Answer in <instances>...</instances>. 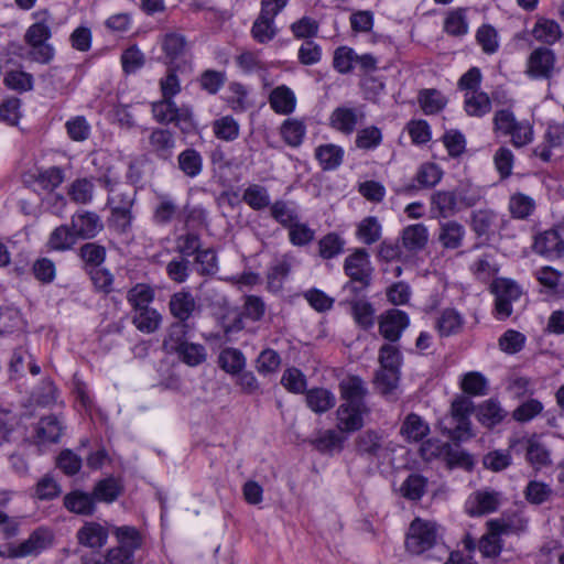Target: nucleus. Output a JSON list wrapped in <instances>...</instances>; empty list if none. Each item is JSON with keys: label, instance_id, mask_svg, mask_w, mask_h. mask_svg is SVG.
Returning a JSON list of instances; mask_svg holds the SVG:
<instances>
[{"label": "nucleus", "instance_id": "nucleus-1", "mask_svg": "<svg viewBox=\"0 0 564 564\" xmlns=\"http://www.w3.org/2000/svg\"><path fill=\"white\" fill-rule=\"evenodd\" d=\"M440 539V528L436 522L416 517L405 533L404 549L411 556H421L434 549Z\"/></svg>", "mask_w": 564, "mask_h": 564}, {"label": "nucleus", "instance_id": "nucleus-2", "mask_svg": "<svg viewBox=\"0 0 564 564\" xmlns=\"http://www.w3.org/2000/svg\"><path fill=\"white\" fill-rule=\"evenodd\" d=\"M115 535L118 545L107 551L104 563L108 564H133L134 552L142 545V538L139 531L129 525L116 528Z\"/></svg>", "mask_w": 564, "mask_h": 564}, {"label": "nucleus", "instance_id": "nucleus-3", "mask_svg": "<svg viewBox=\"0 0 564 564\" xmlns=\"http://www.w3.org/2000/svg\"><path fill=\"white\" fill-rule=\"evenodd\" d=\"M474 411L473 401L465 395L457 397L451 404V420L454 427L445 425L446 419L441 422L443 434L455 442L465 441L473 436L469 416Z\"/></svg>", "mask_w": 564, "mask_h": 564}, {"label": "nucleus", "instance_id": "nucleus-4", "mask_svg": "<svg viewBox=\"0 0 564 564\" xmlns=\"http://www.w3.org/2000/svg\"><path fill=\"white\" fill-rule=\"evenodd\" d=\"M153 118L162 124L173 123L182 131L194 127L193 110L187 105L177 106L173 99L162 97L151 106Z\"/></svg>", "mask_w": 564, "mask_h": 564}, {"label": "nucleus", "instance_id": "nucleus-5", "mask_svg": "<svg viewBox=\"0 0 564 564\" xmlns=\"http://www.w3.org/2000/svg\"><path fill=\"white\" fill-rule=\"evenodd\" d=\"M344 270L350 278V282L346 284L347 289L356 290L354 286L355 282L360 284V289H366L370 285L372 267L366 249H356L348 256L344 263Z\"/></svg>", "mask_w": 564, "mask_h": 564}, {"label": "nucleus", "instance_id": "nucleus-6", "mask_svg": "<svg viewBox=\"0 0 564 564\" xmlns=\"http://www.w3.org/2000/svg\"><path fill=\"white\" fill-rule=\"evenodd\" d=\"M518 446L525 452V459L534 470H541L552 465L551 452L538 436L510 440V448Z\"/></svg>", "mask_w": 564, "mask_h": 564}, {"label": "nucleus", "instance_id": "nucleus-7", "mask_svg": "<svg viewBox=\"0 0 564 564\" xmlns=\"http://www.w3.org/2000/svg\"><path fill=\"white\" fill-rule=\"evenodd\" d=\"M564 150V122L550 121L546 124L542 141L532 153L544 163L552 161L555 152Z\"/></svg>", "mask_w": 564, "mask_h": 564}, {"label": "nucleus", "instance_id": "nucleus-8", "mask_svg": "<svg viewBox=\"0 0 564 564\" xmlns=\"http://www.w3.org/2000/svg\"><path fill=\"white\" fill-rule=\"evenodd\" d=\"M556 55L546 46L534 48L528 59L525 74L532 79H550L554 75Z\"/></svg>", "mask_w": 564, "mask_h": 564}, {"label": "nucleus", "instance_id": "nucleus-9", "mask_svg": "<svg viewBox=\"0 0 564 564\" xmlns=\"http://www.w3.org/2000/svg\"><path fill=\"white\" fill-rule=\"evenodd\" d=\"M162 51L171 66H187L192 59L191 45L186 37L176 32L166 33L161 40Z\"/></svg>", "mask_w": 564, "mask_h": 564}, {"label": "nucleus", "instance_id": "nucleus-10", "mask_svg": "<svg viewBox=\"0 0 564 564\" xmlns=\"http://www.w3.org/2000/svg\"><path fill=\"white\" fill-rule=\"evenodd\" d=\"M410 325L409 315L401 310L390 308L378 318L379 334L391 344L397 343Z\"/></svg>", "mask_w": 564, "mask_h": 564}, {"label": "nucleus", "instance_id": "nucleus-11", "mask_svg": "<svg viewBox=\"0 0 564 564\" xmlns=\"http://www.w3.org/2000/svg\"><path fill=\"white\" fill-rule=\"evenodd\" d=\"M502 495L492 489H480L473 492L466 501V512L471 517H480L498 510Z\"/></svg>", "mask_w": 564, "mask_h": 564}, {"label": "nucleus", "instance_id": "nucleus-12", "mask_svg": "<svg viewBox=\"0 0 564 564\" xmlns=\"http://www.w3.org/2000/svg\"><path fill=\"white\" fill-rule=\"evenodd\" d=\"M369 412L367 404L341 403L336 410L337 429L344 433L359 431L364 426V416Z\"/></svg>", "mask_w": 564, "mask_h": 564}, {"label": "nucleus", "instance_id": "nucleus-13", "mask_svg": "<svg viewBox=\"0 0 564 564\" xmlns=\"http://www.w3.org/2000/svg\"><path fill=\"white\" fill-rule=\"evenodd\" d=\"M496 294V312L499 318H507L512 313V302L517 301L521 291L520 288L510 280L501 279L492 284Z\"/></svg>", "mask_w": 564, "mask_h": 564}, {"label": "nucleus", "instance_id": "nucleus-14", "mask_svg": "<svg viewBox=\"0 0 564 564\" xmlns=\"http://www.w3.org/2000/svg\"><path fill=\"white\" fill-rule=\"evenodd\" d=\"M458 197L454 191L440 189L430 196L431 218L441 219L455 216L459 212Z\"/></svg>", "mask_w": 564, "mask_h": 564}, {"label": "nucleus", "instance_id": "nucleus-15", "mask_svg": "<svg viewBox=\"0 0 564 564\" xmlns=\"http://www.w3.org/2000/svg\"><path fill=\"white\" fill-rule=\"evenodd\" d=\"M52 533L44 528H37L30 536L21 542L18 546L10 550L9 556L24 557L36 555L43 550L47 549L52 543Z\"/></svg>", "mask_w": 564, "mask_h": 564}, {"label": "nucleus", "instance_id": "nucleus-16", "mask_svg": "<svg viewBox=\"0 0 564 564\" xmlns=\"http://www.w3.org/2000/svg\"><path fill=\"white\" fill-rule=\"evenodd\" d=\"M70 227L78 239H91L102 230L104 225L96 213L83 210L72 216Z\"/></svg>", "mask_w": 564, "mask_h": 564}, {"label": "nucleus", "instance_id": "nucleus-17", "mask_svg": "<svg viewBox=\"0 0 564 564\" xmlns=\"http://www.w3.org/2000/svg\"><path fill=\"white\" fill-rule=\"evenodd\" d=\"M355 448L361 457L378 458L384 449V434L377 430H366L355 438Z\"/></svg>", "mask_w": 564, "mask_h": 564}, {"label": "nucleus", "instance_id": "nucleus-18", "mask_svg": "<svg viewBox=\"0 0 564 564\" xmlns=\"http://www.w3.org/2000/svg\"><path fill=\"white\" fill-rule=\"evenodd\" d=\"M534 251L551 260L564 256V239L556 229H549L535 237Z\"/></svg>", "mask_w": 564, "mask_h": 564}, {"label": "nucleus", "instance_id": "nucleus-19", "mask_svg": "<svg viewBox=\"0 0 564 564\" xmlns=\"http://www.w3.org/2000/svg\"><path fill=\"white\" fill-rule=\"evenodd\" d=\"M339 392L343 403L367 404L365 399L368 394L366 383L358 376H349L339 383Z\"/></svg>", "mask_w": 564, "mask_h": 564}, {"label": "nucleus", "instance_id": "nucleus-20", "mask_svg": "<svg viewBox=\"0 0 564 564\" xmlns=\"http://www.w3.org/2000/svg\"><path fill=\"white\" fill-rule=\"evenodd\" d=\"M362 117L364 113H358L356 109L337 107L330 113L329 124L333 129L348 135L355 131L358 120Z\"/></svg>", "mask_w": 564, "mask_h": 564}, {"label": "nucleus", "instance_id": "nucleus-21", "mask_svg": "<svg viewBox=\"0 0 564 564\" xmlns=\"http://www.w3.org/2000/svg\"><path fill=\"white\" fill-rule=\"evenodd\" d=\"M150 150L158 158L166 160L171 158L175 147V138L169 129L156 128L149 135Z\"/></svg>", "mask_w": 564, "mask_h": 564}, {"label": "nucleus", "instance_id": "nucleus-22", "mask_svg": "<svg viewBox=\"0 0 564 564\" xmlns=\"http://www.w3.org/2000/svg\"><path fill=\"white\" fill-rule=\"evenodd\" d=\"M169 307L178 322L186 323L196 310V301L191 292L182 290L171 296Z\"/></svg>", "mask_w": 564, "mask_h": 564}, {"label": "nucleus", "instance_id": "nucleus-23", "mask_svg": "<svg viewBox=\"0 0 564 564\" xmlns=\"http://www.w3.org/2000/svg\"><path fill=\"white\" fill-rule=\"evenodd\" d=\"M96 500L93 494L82 490H74L64 497L65 508L73 513L91 516L96 510Z\"/></svg>", "mask_w": 564, "mask_h": 564}, {"label": "nucleus", "instance_id": "nucleus-24", "mask_svg": "<svg viewBox=\"0 0 564 564\" xmlns=\"http://www.w3.org/2000/svg\"><path fill=\"white\" fill-rule=\"evenodd\" d=\"M269 104L275 113L290 115L295 109L296 97L291 88L281 85L270 93Z\"/></svg>", "mask_w": 564, "mask_h": 564}, {"label": "nucleus", "instance_id": "nucleus-25", "mask_svg": "<svg viewBox=\"0 0 564 564\" xmlns=\"http://www.w3.org/2000/svg\"><path fill=\"white\" fill-rule=\"evenodd\" d=\"M108 530L96 522H86L77 531V540L79 544L95 549L101 547L107 543Z\"/></svg>", "mask_w": 564, "mask_h": 564}, {"label": "nucleus", "instance_id": "nucleus-26", "mask_svg": "<svg viewBox=\"0 0 564 564\" xmlns=\"http://www.w3.org/2000/svg\"><path fill=\"white\" fill-rule=\"evenodd\" d=\"M35 431L40 444L57 443L63 434L64 424L56 415H47L39 421Z\"/></svg>", "mask_w": 564, "mask_h": 564}, {"label": "nucleus", "instance_id": "nucleus-27", "mask_svg": "<svg viewBox=\"0 0 564 564\" xmlns=\"http://www.w3.org/2000/svg\"><path fill=\"white\" fill-rule=\"evenodd\" d=\"M344 149L337 144H321L315 149V159L324 171H334L344 160Z\"/></svg>", "mask_w": 564, "mask_h": 564}, {"label": "nucleus", "instance_id": "nucleus-28", "mask_svg": "<svg viewBox=\"0 0 564 564\" xmlns=\"http://www.w3.org/2000/svg\"><path fill=\"white\" fill-rule=\"evenodd\" d=\"M306 405L314 413L323 414L335 406L336 398L333 392L324 388H313L306 391Z\"/></svg>", "mask_w": 564, "mask_h": 564}, {"label": "nucleus", "instance_id": "nucleus-29", "mask_svg": "<svg viewBox=\"0 0 564 564\" xmlns=\"http://www.w3.org/2000/svg\"><path fill=\"white\" fill-rule=\"evenodd\" d=\"M123 492L122 482L115 477H107L96 482L93 495L96 501L111 503Z\"/></svg>", "mask_w": 564, "mask_h": 564}, {"label": "nucleus", "instance_id": "nucleus-30", "mask_svg": "<svg viewBox=\"0 0 564 564\" xmlns=\"http://www.w3.org/2000/svg\"><path fill=\"white\" fill-rule=\"evenodd\" d=\"M400 433L408 442H420L430 433V426L420 415L410 413L405 416Z\"/></svg>", "mask_w": 564, "mask_h": 564}, {"label": "nucleus", "instance_id": "nucleus-31", "mask_svg": "<svg viewBox=\"0 0 564 564\" xmlns=\"http://www.w3.org/2000/svg\"><path fill=\"white\" fill-rule=\"evenodd\" d=\"M465 232L462 224L449 220L441 224L438 241L445 249H457L463 243Z\"/></svg>", "mask_w": 564, "mask_h": 564}, {"label": "nucleus", "instance_id": "nucleus-32", "mask_svg": "<svg viewBox=\"0 0 564 564\" xmlns=\"http://www.w3.org/2000/svg\"><path fill=\"white\" fill-rule=\"evenodd\" d=\"M203 165L202 154L193 148H187L177 155L178 169L189 178L197 177L203 171Z\"/></svg>", "mask_w": 564, "mask_h": 564}, {"label": "nucleus", "instance_id": "nucleus-33", "mask_svg": "<svg viewBox=\"0 0 564 564\" xmlns=\"http://www.w3.org/2000/svg\"><path fill=\"white\" fill-rule=\"evenodd\" d=\"M188 325L185 322H176L171 324L167 334L163 340V349L169 354H175L180 348L186 345V336Z\"/></svg>", "mask_w": 564, "mask_h": 564}, {"label": "nucleus", "instance_id": "nucleus-34", "mask_svg": "<svg viewBox=\"0 0 564 564\" xmlns=\"http://www.w3.org/2000/svg\"><path fill=\"white\" fill-rule=\"evenodd\" d=\"M536 41L552 45L562 37V31L558 23L550 19H539L532 30Z\"/></svg>", "mask_w": 564, "mask_h": 564}, {"label": "nucleus", "instance_id": "nucleus-35", "mask_svg": "<svg viewBox=\"0 0 564 564\" xmlns=\"http://www.w3.org/2000/svg\"><path fill=\"white\" fill-rule=\"evenodd\" d=\"M250 33L256 42L267 44L276 36L278 28L274 20L258 14L252 23Z\"/></svg>", "mask_w": 564, "mask_h": 564}, {"label": "nucleus", "instance_id": "nucleus-36", "mask_svg": "<svg viewBox=\"0 0 564 564\" xmlns=\"http://www.w3.org/2000/svg\"><path fill=\"white\" fill-rule=\"evenodd\" d=\"M429 239L427 228L423 224L405 227L402 232L403 246L411 251L423 249Z\"/></svg>", "mask_w": 564, "mask_h": 564}, {"label": "nucleus", "instance_id": "nucleus-37", "mask_svg": "<svg viewBox=\"0 0 564 564\" xmlns=\"http://www.w3.org/2000/svg\"><path fill=\"white\" fill-rule=\"evenodd\" d=\"M280 132L282 139L288 145L296 148L303 142L306 133V126L302 120L289 118L282 123Z\"/></svg>", "mask_w": 564, "mask_h": 564}, {"label": "nucleus", "instance_id": "nucleus-38", "mask_svg": "<svg viewBox=\"0 0 564 564\" xmlns=\"http://www.w3.org/2000/svg\"><path fill=\"white\" fill-rule=\"evenodd\" d=\"M478 421L486 427H494L506 417V411L495 400H487L478 406Z\"/></svg>", "mask_w": 564, "mask_h": 564}, {"label": "nucleus", "instance_id": "nucleus-39", "mask_svg": "<svg viewBox=\"0 0 564 564\" xmlns=\"http://www.w3.org/2000/svg\"><path fill=\"white\" fill-rule=\"evenodd\" d=\"M77 236L75 235L72 227L67 225H62L56 227L48 239L47 246L52 250L56 251H66L74 247L77 241Z\"/></svg>", "mask_w": 564, "mask_h": 564}, {"label": "nucleus", "instance_id": "nucleus-40", "mask_svg": "<svg viewBox=\"0 0 564 564\" xmlns=\"http://www.w3.org/2000/svg\"><path fill=\"white\" fill-rule=\"evenodd\" d=\"M162 317L160 313L151 307L140 308L134 311V315L132 317L133 325L143 333L151 334L155 332L160 324Z\"/></svg>", "mask_w": 564, "mask_h": 564}, {"label": "nucleus", "instance_id": "nucleus-41", "mask_svg": "<svg viewBox=\"0 0 564 564\" xmlns=\"http://www.w3.org/2000/svg\"><path fill=\"white\" fill-rule=\"evenodd\" d=\"M242 200L253 210H262L271 205L268 189L259 184L249 185L243 191Z\"/></svg>", "mask_w": 564, "mask_h": 564}, {"label": "nucleus", "instance_id": "nucleus-42", "mask_svg": "<svg viewBox=\"0 0 564 564\" xmlns=\"http://www.w3.org/2000/svg\"><path fill=\"white\" fill-rule=\"evenodd\" d=\"M535 200L523 193H514L509 199V210L513 218L527 219L535 210Z\"/></svg>", "mask_w": 564, "mask_h": 564}, {"label": "nucleus", "instance_id": "nucleus-43", "mask_svg": "<svg viewBox=\"0 0 564 564\" xmlns=\"http://www.w3.org/2000/svg\"><path fill=\"white\" fill-rule=\"evenodd\" d=\"M95 185L91 180L83 177L75 180L68 187L67 194L76 204L87 205L94 198Z\"/></svg>", "mask_w": 564, "mask_h": 564}, {"label": "nucleus", "instance_id": "nucleus-44", "mask_svg": "<svg viewBox=\"0 0 564 564\" xmlns=\"http://www.w3.org/2000/svg\"><path fill=\"white\" fill-rule=\"evenodd\" d=\"M435 326L441 336H451L462 329L463 317L457 311L447 308L442 312Z\"/></svg>", "mask_w": 564, "mask_h": 564}, {"label": "nucleus", "instance_id": "nucleus-45", "mask_svg": "<svg viewBox=\"0 0 564 564\" xmlns=\"http://www.w3.org/2000/svg\"><path fill=\"white\" fill-rule=\"evenodd\" d=\"M465 110L469 116H485L491 110L489 96L482 91L467 93L465 96Z\"/></svg>", "mask_w": 564, "mask_h": 564}, {"label": "nucleus", "instance_id": "nucleus-46", "mask_svg": "<svg viewBox=\"0 0 564 564\" xmlns=\"http://www.w3.org/2000/svg\"><path fill=\"white\" fill-rule=\"evenodd\" d=\"M240 127L232 116H224L213 122V132L219 140L230 142L239 137Z\"/></svg>", "mask_w": 564, "mask_h": 564}, {"label": "nucleus", "instance_id": "nucleus-47", "mask_svg": "<svg viewBox=\"0 0 564 564\" xmlns=\"http://www.w3.org/2000/svg\"><path fill=\"white\" fill-rule=\"evenodd\" d=\"M419 104L425 115L440 112L447 104V99L436 89H423L419 93Z\"/></svg>", "mask_w": 564, "mask_h": 564}, {"label": "nucleus", "instance_id": "nucleus-48", "mask_svg": "<svg viewBox=\"0 0 564 564\" xmlns=\"http://www.w3.org/2000/svg\"><path fill=\"white\" fill-rule=\"evenodd\" d=\"M158 205L153 213V220L158 225L170 224L178 212V206L169 195L161 194L158 196Z\"/></svg>", "mask_w": 564, "mask_h": 564}, {"label": "nucleus", "instance_id": "nucleus-49", "mask_svg": "<svg viewBox=\"0 0 564 564\" xmlns=\"http://www.w3.org/2000/svg\"><path fill=\"white\" fill-rule=\"evenodd\" d=\"M218 361L221 369L231 375L240 372L246 365L243 354L237 348L224 349L219 355Z\"/></svg>", "mask_w": 564, "mask_h": 564}, {"label": "nucleus", "instance_id": "nucleus-50", "mask_svg": "<svg viewBox=\"0 0 564 564\" xmlns=\"http://www.w3.org/2000/svg\"><path fill=\"white\" fill-rule=\"evenodd\" d=\"M552 494L553 490L547 484L538 480H530L523 491L525 500L536 506L546 502Z\"/></svg>", "mask_w": 564, "mask_h": 564}, {"label": "nucleus", "instance_id": "nucleus-51", "mask_svg": "<svg viewBox=\"0 0 564 564\" xmlns=\"http://www.w3.org/2000/svg\"><path fill=\"white\" fill-rule=\"evenodd\" d=\"M443 177V170L435 163L426 162L419 167L415 180L422 186L432 188L436 186Z\"/></svg>", "mask_w": 564, "mask_h": 564}, {"label": "nucleus", "instance_id": "nucleus-52", "mask_svg": "<svg viewBox=\"0 0 564 564\" xmlns=\"http://www.w3.org/2000/svg\"><path fill=\"white\" fill-rule=\"evenodd\" d=\"M127 299L134 311L147 308L154 300V291L148 284L139 283L128 292Z\"/></svg>", "mask_w": 564, "mask_h": 564}, {"label": "nucleus", "instance_id": "nucleus-53", "mask_svg": "<svg viewBox=\"0 0 564 564\" xmlns=\"http://www.w3.org/2000/svg\"><path fill=\"white\" fill-rule=\"evenodd\" d=\"M357 237L366 245L377 242L381 237V225L373 216L366 217L357 228Z\"/></svg>", "mask_w": 564, "mask_h": 564}, {"label": "nucleus", "instance_id": "nucleus-54", "mask_svg": "<svg viewBox=\"0 0 564 564\" xmlns=\"http://www.w3.org/2000/svg\"><path fill=\"white\" fill-rule=\"evenodd\" d=\"M444 31L453 36H462L468 32V22L464 9L453 10L446 15Z\"/></svg>", "mask_w": 564, "mask_h": 564}, {"label": "nucleus", "instance_id": "nucleus-55", "mask_svg": "<svg viewBox=\"0 0 564 564\" xmlns=\"http://www.w3.org/2000/svg\"><path fill=\"white\" fill-rule=\"evenodd\" d=\"M400 380V371L379 368L375 377V387L380 393L388 395L397 389Z\"/></svg>", "mask_w": 564, "mask_h": 564}, {"label": "nucleus", "instance_id": "nucleus-56", "mask_svg": "<svg viewBox=\"0 0 564 564\" xmlns=\"http://www.w3.org/2000/svg\"><path fill=\"white\" fill-rule=\"evenodd\" d=\"M181 361L195 367L206 360V348L200 344L187 343L175 352Z\"/></svg>", "mask_w": 564, "mask_h": 564}, {"label": "nucleus", "instance_id": "nucleus-57", "mask_svg": "<svg viewBox=\"0 0 564 564\" xmlns=\"http://www.w3.org/2000/svg\"><path fill=\"white\" fill-rule=\"evenodd\" d=\"M351 314L355 322L364 329H369L375 325V308L366 301H355L351 303Z\"/></svg>", "mask_w": 564, "mask_h": 564}, {"label": "nucleus", "instance_id": "nucleus-58", "mask_svg": "<svg viewBox=\"0 0 564 564\" xmlns=\"http://www.w3.org/2000/svg\"><path fill=\"white\" fill-rule=\"evenodd\" d=\"M293 36L297 40H308L317 35L319 23L311 17H302L290 26Z\"/></svg>", "mask_w": 564, "mask_h": 564}, {"label": "nucleus", "instance_id": "nucleus-59", "mask_svg": "<svg viewBox=\"0 0 564 564\" xmlns=\"http://www.w3.org/2000/svg\"><path fill=\"white\" fill-rule=\"evenodd\" d=\"M195 263L200 275H214L218 271V259L213 248L200 249L195 254Z\"/></svg>", "mask_w": 564, "mask_h": 564}, {"label": "nucleus", "instance_id": "nucleus-60", "mask_svg": "<svg viewBox=\"0 0 564 564\" xmlns=\"http://www.w3.org/2000/svg\"><path fill=\"white\" fill-rule=\"evenodd\" d=\"M51 36V23L46 20H42L28 28L24 34V41L28 45H36L41 43H48Z\"/></svg>", "mask_w": 564, "mask_h": 564}, {"label": "nucleus", "instance_id": "nucleus-61", "mask_svg": "<svg viewBox=\"0 0 564 564\" xmlns=\"http://www.w3.org/2000/svg\"><path fill=\"white\" fill-rule=\"evenodd\" d=\"M270 214L284 228H289L297 220L296 212L286 202L281 199L270 205Z\"/></svg>", "mask_w": 564, "mask_h": 564}, {"label": "nucleus", "instance_id": "nucleus-62", "mask_svg": "<svg viewBox=\"0 0 564 564\" xmlns=\"http://www.w3.org/2000/svg\"><path fill=\"white\" fill-rule=\"evenodd\" d=\"M281 384L289 391L295 394L303 393L306 390V377L297 368H288L284 370Z\"/></svg>", "mask_w": 564, "mask_h": 564}, {"label": "nucleus", "instance_id": "nucleus-63", "mask_svg": "<svg viewBox=\"0 0 564 564\" xmlns=\"http://www.w3.org/2000/svg\"><path fill=\"white\" fill-rule=\"evenodd\" d=\"M345 240L337 234H328L318 241L319 256L323 259H332L344 250Z\"/></svg>", "mask_w": 564, "mask_h": 564}, {"label": "nucleus", "instance_id": "nucleus-64", "mask_svg": "<svg viewBox=\"0 0 564 564\" xmlns=\"http://www.w3.org/2000/svg\"><path fill=\"white\" fill-rule=\"evenodd\" d=\"M79 257L86 265L98 268L106 258V249L96 242H87L79 249Z\"/></svg>", "mask_w": 564, "mask_h": 564}]
</instances>
